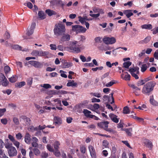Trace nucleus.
<instances>
[{
    "instance_id": "f257e3e1",
    "label": "nucleus",
    "mask_w": 158,
    "mask_h": 158,
    "mask_svg": "<svg viewBox=\"0 0 158 158\" xmlns=\"http://www.w3.org/2000/svg\"><path fill=\"white\" fill-rule=\"evenodd\" d=\"M66 31L65 26L62 23L56 24L53 30L54 35L57 36L65 33Z\"/></svg>"
},
{
    "instance_id": "f03ea898",
    "label": "nucleus",
    "mask_w": 158,
    "mask_h": 158,
    "mask_svg": "<svg viewBox=\"0 0 158 158\" xmlns=\"http://www.w3.org/2000/svg\"><path fill=\"white\" fill-rule=\"evenodd\" d=\"M154 85L153 82L150 81L145 85L142 90V93L145 94H148L153 89Z\"/></svg>"
},
{
    "instance_id": "7ed1b4c3",
    "label": "nucleus",
    "mask_w": 158,
    "mask_h": 158,
    "mask_svg": "<svg viewBox=\"0 0 158 158\" xmlns=\"http://www.w3.org/2000/svg\"><path fill=\"white\" fill-rule=\"evenodd\" d=\"M72 30L75 32L77 33H84L86 31V29L85 27L79 25H75L72 26Z\"/></svg>"
},
{
    "instance_id": "20e7f679",
    "label": "nucleus",
    "mask_w": 158,
    "mask_h": 158,
    "mask_svg": "<svg viewBox=\"0 0 158 158\" xmlns=\"http://www.w3.org/2000/svg\"><path fill=\"white\" fill-rule=\"evenodd\" d=\"M103 41L106 44H112L116 42V40L114 37L105 36L103 39Z\"/></svg>"
},
{
    "instance_id": "39448f33",
    "label": "nucleus",
    "mask_w": 158,
    "mask_h": 158,
    "mask_svg": "<svg viewBox=\"0 0 158 158\" xmlns=\"http://www.w3.org/2000/svg\"><path fill=\"white\" fill-rule=\"evenodd\" d=\"M129 71L131 73V75L136 79H139V77L137 75V74H139V68H131L129 69Z\"/></svg>"
},
{
    "instance_id": "423d86ee",
    "label": "nucleus",
    "mask_w": 158,
    "mask_h": 158,
    "mask_svg": "<svg viewBox=\"0 0 158 158\" xmlns=\"http://www.w3.org/2000/svg\"><path fill=\"white\" fill-rule=\"evenodd\" d=\"M60 37L59 42L60 43L69 41L70 40L71 36L68 33H63Z\"/></svg>"
},
{
    "instance_id": "0eeeda50",
    "label": "nucleus",
    "mask_w": 158,
    "mask_h": 158,
    "mask_svg": "<svg viewBox=\"0 0 158 158\" xmlns=\"http://www.w3.org/2000/svg\"><path fill=\"white\" fill-rule=\"evenodd\" d=\"M0 83L4 86H6L9 84V82L5 76L2 73L0 74Z\"/></svg>"
},
{
    "instance_id": "6e6552de",
    "label": "nucleus",
    "mask_w": 158,
    "mask_h": 158,
    "mask_svg": "<svg viewBox=\"0 0 158 158\" xmlns=\"http://www.w3.org/2000/svg\"><path fill=\"white\" fill-rule=\"evenodd\" d=\"M8 152L9 156L11 157L16 156L17 153L15 148L13 146H12L8 150Z\"/></svg>"
},
{
    "instance_id": "1a4fd4ad",
    "label": "nucleus",
    "mask_w": 158,
    "mask_h": 158,
    "mask_svg": "<svg viewBox=\"0 0 158 158\" xmlns=\"http://www.w3.org/2000/svg\"><path fill=\"white\" fill-rule=\"evenodd\" d=\"M8 138L13 143V144L17 148H19L20 145V143L17 141L13 136L10 134L8 135Z\"/></svg>"
},
{
    "instance_id": "9d476101",
    "label": "nucleus",
    "mask_w": 158,
    "mask_h": 158,
    "mask_svg": "<svg viewBox=\"0 0 158 158\" xmlns=\"http://www.w3.org/2000/svg\"><path fill=\"white\" fill-rule=\"evenodd\" d=\"M88 148L92 158H96V154L94 147L91 145H89L88 146Z\"/></svg>"
},
{
    "instance_id": "9b49d317",
    "label": "nucleus",
    "mask_w": 158,
    "mask_h": 158,
    "mask_svg": "<svg viewBox=\"0 0 158 158\" xmlns=\"http://www.w3.org/2000/svg\"><path fill=\"white\" fill-rule=\"evenodd\" d=\"M109 123L107 121L102 122L98 123V126L99 128H103L105 130L108 127Z\"/></svg>"
},
{
    "instance_id": "f8f14e48",
    "label": "nucleus",
    "mask_w": 158,
    "mask_h": 158,
    "mask_svg": "<svg viewBox=\"0 0 158 158\" xmlns=\"http://www.w3.org/2000/svg\"><path fill=\"white\" fill-rule=\"evenodd\" d=\"M28 63L37 68L41 67V64L38 61L35 60H30L28 61Z\"/></svg>"
},
{
    "instance_id": "ddd939ff",
    "label": "nucleus",
    "mask_w": 158,
    "mask_h": 158,
    "mask_svg": "<svg viewBox=\"0 0 158 158\" xmlns=\"http://www.w3.org/2000/svg\"><path fill=\"white\" fill-rule=\"evenodd\" d=\"M35 23H32L31 26L29 29L27 31V34L30 36L34 32V30L35 27Z\"/></svg>"
},
{
    "instance_id": "4468645a",
    "label": "nucleus",
    "mask_w": 158,
    "mask_h": 158,
    "mask_svg": "<svg viewBox=\"0 0 158 158\" xmlns=\"http://www.w3.org/2000/svg\"><path fill=\"white\" fill-rule=\"evenodd\" d=\"M111 120L114 122L117 123L118 122L119 119L117 117V116L114 114L111 113L109 115Z\"/></svg>"
},
{
    "instance_id": "2eb2a0df",
    "label": "nucleus",
    "mask_w": 158,
    "mask_h": 158,
    "mask_svg": "<svg viewBox=\"0 0 158 158\" xmlns=\"http://www.w3.org/2000/svg\"><path fill=\"white\" fill-rule=\"evenodd\" d=\"M149 101L152 105L154 106H158V102L154 99L153 95L150 96Z\"/></svg>"
},
{
    "instance_id": "dca6fc26",
    "label": "nucleus",
    "mask_w": 158,
    "mask_h": 158,
    "mask_svg": "<svg viewBox=\"0 0 158 158\" xmlns=\"http://www.w3.org/2000/svg\"><path fill=\"white\" fill-rule=\"evenodd\" d=\"M144 143L148 148L150 149H151L152 148L153 146L152 143L149 139H145L144 140Z\"/></svg>"
},
{
    "instance_id": "f3484780",
    "label": "nucleus",
    "mask_w": 158,
    "mask_h": 158,
    "mask_svg": "<svg viewBox=\"0 0 158 158\" xmlns=\"http://www.w3.org/2000/svg\"><path fill=\"white\" fill-rule=\"evenodd\" d=\"M132 11V10H126L123 11V13L126 15L127 18H129L133 15Z\"/></svg>"
},
{
    "instance_id": "a211bd4d",
    "label": "nucleus",
    "mask_w": 158,
    "mask_h": 158,
    "mask_svg": "<svg viewBox=\"0 0 158 158\" xmlns=\"http://www.w3.org/2000/svg\"><path fill=\"white\" fill-rule=\"evenodd\" d=\"M71 52L74 53H78L80 52V48L78 47L71 46L70 47Z\"/></svg>"
},
{
    "instance_id": "6ab92c4d",
    "label": "nucleus",
    "mask_w": 158,
    "mask_h": 158,
    "mask_svg": "<svg viewBox=\"0 0 158 158\" xmlns=\"http://www.w3.org/2000/svg\"><path fill=\"white\" fill-rule=\"evenodd\" d=\"M125 73L126 74H121V78L126 81H130V80L131 76L127 72Z\"/></svg>"
},
{
    "instance_id": "aec40b11",
    "label": "nucleus",
    "mask_w": 158,
    "mask_h": 158,
    "mask_svg": "<svg viewBox=\"0 0 158 158\" xmlns=\"http://www.w3.org/2000/svg\"><path fill=\"white\" fill-rule=\"evenodd\" d=\"M54 123L56 125H60L62 123L61 118L58 117H55L54 118Z\"/></svg>"
},
{
    "instance_id": "412c9836",
    "label": "nucleus",
    "mask_w": 158,
    "mask_h": 158,
    "mask_svg": "<svg viewBox=\"0 0 158 158\" xmlns=\"http://www.w3.org/2000/svg\"><path fill=\"white\" fill-rule=\"evenodd\" d=\"M77 85V83L75 82L73 80H69L67 84V86L69 87H76Z\"/></svg>"
},
{
    "instance_id": "4be33fe9",
    "label": "nucleus",
    "mask_w": 158,
    "mask_h": 158,
    "mask_svg": "<svg viewBox=\"0 0 158 158\" xmlns=\"http://www.w3.org/2000/svg\"><path fill=\"white\" fill-rule=\"evenodd\" d=\"M83 112L85 116L87 118H90L92 117V115L91 114V112L87 109H84Z\"/></svg>"
},
{
    "instance_id": "5701e85b",
    "label": "nucleus",
    "mask_w": 158,
    "mask_h": 158,
    "mask_svg": "<svg viewBox=\"0 0 158 158\" xmlns=\"http://www.w3.org/2000/svg\"><path fill=\"white\" fill-rule=\"evenodd\" d=\"M31 138L29 134L27 133L24 137V140L25 142L27 144H29L30 143Z\"/></svg>"
},
{
    "instance_id": "b1692460",
    "label": "nucleus",
    "mask_w": 158,
    "mask_h": 158,
    "mask_svg": "<svg viewBox=\"0 0 158 158\" xmlns=\"http://www.w3.org/2000/svg\"><path fill=\"white\" fill-rule=\"evenodd\" d=\"M26 84V83L25 81H23L20 82H17L15 84V87L21 88V87L24 86Z\"/></svg>"
},
{
    "instance_id": "393cba45",
    "label": "nucleus",
    "mask_w": 158,
    "mask_h": 158,
    "mask_svg": "<svg viewBox=\"0 0 158 158\" xmlns=\"http://www.w3.org/2000/svg\"><path fill=\"white\" fill-rule=\"evenodd\" d=\"M141 27L143 29L150 30L152 28V25L150 24H144L141 26Z\"/></svg>"
},
{
    "instance_id": "a878e982",
    "label": "nucleus",
    "mask_w": 158,
    "mask_h": 158,
    "mask_svg": "<svg viewBox=\"0 0 158 158\" xmlns=\"http://www.w3.org/2000/svg\"><path fill=\"white\" fill-rule=\"evenodd\" d=\"M73 65V63L70 62H65L62 66V67L64 68H67L71 67Z\"/></svg>"
},
{
    "instance_id": "bb28decb",
    "label": "nucleus",
    "mask_w": 158,
    "mask_h": 158,
    "mask_svg": "<svg viewBox=\"0 0 158 158\" xmlns=\"http://www.w3.org/2000/svg\"><path fill=\"white\" fill-rule=\"evenodd\" d=\"M39 18L40 19H43L45 18V16L44 12L42 11H39L38 13Z\"/></svg>"
},
{
    "instance_id": "cd10ccee",
    "label": "nucleus",
    "mask_w": 158,
    "mask_h": 158,
    "mask_svg": "<svg viewBox=\"0 0 158 158\" xmlns=\"http://www.w3.org/2000/svg\"><path fill=\"white\" fill-rule=\"evenodd\" d=\"M47 94L49 95H52V97L53 95H58L59 94L57 92L56 90H50L47 92Z\"/></svg>"
},
{
    "instance_id": "c85d7f7f",
    "label": "nucleus",
    "mask_w": 158,
    "mask_h": 158,
    "mask_svg": "<svg viewBox=\"0 0 158 158\" xmlns=\"http://www.w3.org/2000/svg\"><path fill=\"white\" fill-rule=\"evenodd\" d=\"M113 93H111L110 94L108 101L109 102H110V103L111 104H112L114 102V98L113 97Z\"/></svg>"
},
{
    "instance_id": "c756f323",
    "label": "nucleus",
    "mask_w": 158,
    "mask_h": 158,
    "mask_svg": "<svg viewBox=\"0 0 158 158\" xmlns=\"http://www.w3.org/2000/svg\"><path fill=\"white\" fill-rule=\"evenodd\" d=\"M18 77L15 76H13L12 77L9 78V81L11 83H14L17 80Z\"/></svg>"
},
{
    "instance_id": "7c9ffc66",
    "label": "nucleus",
    "mask_w": 158,
    "mask_h": 158,
    "mask_svg": "<svg viewBox=\"0 0 158 158\" xmlns=\"http://www.w3.org/2000/svg\"><path fill=\"white\" fill-rule=\"evenodd\" d=\"M125 131L127 135L129 136H131L132 135L131 132L132 131V129L131 128H129L127 129H125L123 130Z\"/></svg>"
},
{
    "instance_id": "2f4dec72",
    "label": "nucleus",
    "mask_w": 158,
    "mask_h": 158,
    "mask_svg": "<svg viewBox=\"0 0 158 158\" xmlns=\"http://www.w3.org/2000/svg\"><path fill=\"white\" fill-rule=\"evenodd\" d=\"M148 68V67L146 64H143L141 67V71L142 72H144Z\"/></svg>"
},
{
    "instance_id": "473e14b6",
    "label": "nucleus",
    "mask_w": 158,
    "mask_h": 158,
    "mask_svg": "<svg viewBox=\"0 0 158 158\" xmlns=\"http://www.w3.org/2000/svg\"><path fill=\"white\" fill-rule=\"evenodd\" d=\"M46 12L49 16H52L53 15H55L56 14V12L54 11L49 9L47 10H46Z\"/></svg>"
},
{
    "instance_id": "72a5a7b5",
    "label": "nucleus",
    "mask_w": 158,
    "mask_h": 158,
    "mask_svg": "<svg viewBox=\"0 0 158 158\" xmlns=\"http://www.w3.org/2000/svg\"><path fill=\"white\" fill-rule=\"evenodd\" d=\"M115 83V81L112 80L111 81L109 82L106 83L105 85L106 87H110L112 86L113 84Z\"/></svg>"
},
{
    "instance_id": "f704fd0d",
    "label": "nucleus",
    "mask_w": 158,
    "mask_h": 158,
    "mask_svg": "<svg viewBox=\"0 0 158 158\" xmlns=\"http://www.w3.org/2000/svg\"><path fill=\"white\" fill-rule=\"evenodd\" d=\"M4 70L5 73L7 74L10 72V69L9 66L7 65L4 67Z\"/></svg>"
},
{
    "instance_id": "c9c22d12",
    "label": "nucleus",
    "mask_w": 158,
    "mask_h": 158,
    "mask_svg": "<svg viewBox=\"0 0 158 158\" xmlns=\"http://www.w3.org/2000/svg\"><path fill=\"white\" fill-rule=\"evenodd\" d=\"M53 101L56 103L55 105L56 106H61V100L58 98L54 99Z\"/></svg>"
},
{
    "instance_id": "e433bc0d",
    "label": "nucleus",
    "mask_w": 158,
    "mask_h": 158,
    "mask_svg": "<svg viewBox=\"0 0 158 158\" xmlns=\"http://www.w3.org/2000/svg\"><path fill=\"white\" fill-rule=\"evenodd\" d=\"M40 86L41 87L44 88L46 89L51 88V86L48 84H41Z\"/></svg>"
},
{
    "instance_id": "4c0bfd02",
    "label": "nucleus",
    "mask_w": 158,
    "mask_h": 158,
    "mask_svg": "<svg viewBox=\"0 0 158 158\" xmlns=\"http://www.w3.org/2000/svg\"><path fill=\"white\" fill-rule=\"evenodd\" d=\"M12 48L13 49L17 50H22L21 49V47L20 46L17 45V44H15L13 45L12 46Z\"/></svg>"
},
{
    "instance_id": "58836bf2",
    "label": "nucleus",
    "mask_w": 158,
    "mask_h": 158,
    "mask_svg": "<svg viewBox=\"0 0 158 158\" xmlns=\"http://www.w3.org/2000/svg\"><path fill=\"white\" fill-rule=\"evenodd\" d=\"M38 129V128H37V127H34L32 126H30L29 128H28V130H29V131L32 132H34L35 131H37Z\"/></svg>"
},
{
    "instance_id": "ea45409f",
    "label": "nucleus",
    "mask_w": 158,
    "mask_h": 158,
    "mask_svg": "<svg viewBox=\"0 0 158 158\" xmlns=\"http://www.w3.org/2000/svg\"><path fill=\"white\" fill-rule=\"evenodd\" d=\"M131 64V63L130 61L125 62L123 63V66L126 68H128Z\"/></svg>"
},
{
    "instance_id": "a19ab883",
    "label": "nucleus",
    "mask_w": 158,
    "mask_h": 158,
    "mask_svg": "<svg viewBox=\"0 0 158 158\" xmlns=\"http://www.w3.org/2000/svg\"><path fill=\"white\" fill-rule=\"evenodd\" d=\"M27 85L29 86H31L33 82V78L31 77H29L27 79Z\"/></svg>"
},
{
    "instance_id": "79ce46f5",
    "label": "nucleus",
    "mask_w": 158,
    "mask_h": 158,
    "mask_svg": "<svg viewBox=\"0 0 158 158\" xmlns=\"http://www.w3.org/2000/svg\"><path fill=\"white\" fill-rule=\"evenodd\" d=\"M23 137V136L20 133H18L16 135V137L17 139L20 140Z\"/></svg>"
},
{
    "instance_id": "37998d69",
    "label": "nucleus",
    "mask_w": 158,
    "mask_h": 158,
    "mask_svg": "<svg viewBox=\"0 0 158 158\" xmlns=\"http://www.w3.org/2000/svg\"><path fill=\"white\" fill-rule=\"evenodd\" d=\"M129 113L130 111L129 108L127 106L124 107L123 110V113L125 114H128Z\"/></svg>"
},
{
    "instance_id": "c03bdc74",
    "label": "nucleus",
    "mask_w": 158,
    "mask_h": 158,
    "mask_svg": "<svg viewBox=\"0 0 158 158\" xmlns=\"http://www.w3.org/2000/svg\"><path fill=\"white\" fill-rule=\"evenodd\" d=\"M60 144L58 142H55L54 144V147L55 150H58L59 148V146Z\"/></svg>"
},
{
    "instance_id": "a18cd8bd",
    "label": "nucleus",
    "mask_w": 158,
    "mask_h": 158,
    "mask_svg": "<svg viewBox=\"0 0 158 158\" xmlns=\"http://www.w3.org/2000/svg\"><path fill=\"white\" fill-rule=\"evenodd\" d=\"M48 156V153L45 152H42L41 154V156L42 158H47Z\"/></svg>"
},
{
    "instance_id": "49530a36",
    "label": "nucleus",
    "mask_w": 158,
    "mask_h": 158,
    "mask_svg": "<svg viewBox=\"0 0 158 158\" xmlns=\"http://www.w3.org/2000/svg\"><path fill=\"white\" fill-rule=\"evenodd\" d=\"M102 38L100 37H97L94 39V41L96 43H100L102 42Z\"/></svg>"
},
{
    "instance_id": "de8ad7c7",
    "label": "nucleus",
    "mask_w": 158,
    "mask_h": 158,
    "mask_svg": "<svg viewBox=\"0 0 158 158\" xmlns=\"http://www.w3.org/2000/svg\"><path fill=\"white\" fill-rule=\"evenodd\" d=\"M33 151L34 154L36 156L39 155L40 153V152L39 150L37 148H34V149H33Z\"/></svg>"
},
{
    "instance_id": "09e8293b",
    "label": "nucleus",
    "mask_w": 158,
    "mask_h": 158,
    "mask_svg": "<svg viewBox=\"0 0 158 158\" xmlns=\"http://www.w3.org/2000/svg\"><path fill=\"white\" fill-rule=\"evenodd\" d=\"M24 121L26 123L27 125H28L30 124L31 120L29 118H24Z\"/></svg>"
},
{
    "instance_id": "8fccbe9b",
    "label": "nucleus",
    "mask_w": 158,
    "mask_h": 158,
    "mask_svg": "<svg viewBox=\"0 0 158 158\" xmlns=\"http://www.w3.org/2000/svg\"><path fill=\"white\" fill-rule=\"evenodd\" d=\"M100 107V105L97 103L94 104L93 105V108H94L95 111L96 112V110L99 108Z\"/></svg>"
},
{
    "instance_id": "3c124183",
    "label": "nucleus",
    "mask_w": 158,
    "mask_h": 158,
    "mask_svg": "<svg viewBox=\"0 0 158 158\" xmlns=\"http://www.w3.org/2000/svg\"><path fill=\"white\" fill-rule=\"evenodd\" d=\"M144 83L145 82H144V80H141L137 82V85L138 86H140V85H143L144 84Z\"/></svg>"
},
{
    "instance_id": "603ef678",
    "label": "nucleus",
    "mask_w": 158,
    "mask_h": 158,
    "mask_svg": "<svg viewBox=\"0 0 158 158\" xmlns=\"http://www.w3.org/2000/svg\"><path fill=\"white\" fill-rule=\"evenodd\" d=\"M92 95L98 98H99L101 97V94L100 93H98V92L93 93Z\"/></svg>"
},
{
    "instance_id": "864d4df0",
    "label": "nucleus",
    "mask_w": 158,
    "mask_h": 158,
    "mask_svg": "<svg viewBox=\"0 0 158 158\" xmlns=\"http://www.w3.org/2000/svg\"><path fill=\"white\" fill-rule=\"evenodd\" d=\"M60 73H61L60 74V76L63 77H64V78H67V75L65 74L64 73V71H63V70H60Z\"/></svg>"
},
{
    "instance_id": "5fc2aeb1",
    "label": "nucleus",
    "mask_w": 158,
    "mask_h": 158,
    "mask_svg": "<svg viewBox=\"0 0 158 158\" xmlns=\"http://www.w3.org/2000/svg\"><path fill=\"white\" fill-rule=\"evenodd\" d=\"M51 49L52 50H56L57 49V47L56 44H51L50 45Z\"/></svg>"
},
{
    "instance_id": "6e6d98bb",
    "label": "nucleus",
    "mask_w": 158,
    "mask_h": 158,
    "mask_svg": "<svg viewBox=\"0 0 158 158\" xmlns=\"http://www.w3.org/2000/svg\"><path fill=\"white\" fill-rule=\"evenodd\" d=\"M6 111V109L5 108L0 109V117L4 114V113Z\"/></svg>"
},
{
    "instance_id": "4d7b16f0",
    "label": "nucleus",
    "mask_w": 158,
    "mask_h": 158,
    "mask_svg": "<svg viewBox=\"0 0 158 158\" xmlns=\"http://www.w3.org/2000/svg\"><path fill=\"white\" fill-rule=\"evenodd\" d=\"M103 145L105 148H107L108 147V142L107 141L104 140L102 142Z\"/></svg>"
},
{
    "instance_id": "13d9d810",
    "label": "nucleus",
    "mask_w": 158,
    "mask_h": 158,
    "mask_svg": "<svg viewBox=\"0 0 158 158\" xmlns=\"http://www.w3.org/2000/svg\"><path fill=\"white\" fill-rule=\"evenodd\" d=\"M91 101L92 102H100V100L99 99L94 98L91 99Z\"/></svg>"
},
{
    "instance_id": "bf43d9fd",
    "label": "nucleus",
    "mask_w": 158,
    "mask_h": 158,
    "mask_svg": "<svg viewBox=\"0 0 158 158\" xmlns=\"http://www.w3.org/2000/svg\"><path fill=\"white\" fill-rule=\"evenodd\" d=\"M13 121L14 123L16 125H18L19 123V122L18 119L16 117L13 118Z\"/></svg>"
},
{
    "instance_id": "052dcab7",
    "label": "nucleus",
    "mask_w": 158,
    "mask_h": 158,
    "mask_svg": "<svg viewBox=\"0 0 158 158\" xmlns=\"http://www.w3.org/2000/svg\"><path fill=\"white\" fill-rule=\"evenodd\" d=\"M79 21L82 24L86 22L85 19L81 17V16L79 17Z\"/></svg>"
},
{
    "instance_id": "680f3d73",
    "label": "nucleus",
    "mask_w": 158,
    "mask_h": 158,
    "mask_svg": "<svg viewBox=\"0 0 158 158\" xmlns=\"http://www.w3.org/2000/svg\"><path fill=\"white\" fill-rule=\"evenodd\" d=\"M31 55L33 56H38V51L35 50L33 51L31 53Z\"/></svg>"
},
{
    "instance_id": "e2e57ef3",
    "label": "nucleus",
    "mask_w": 158,
    "mask_h": 158,
    "mask_svg": "<svg viewBox=\"0 0 158 158\" xmlns=\"http://www.w3.org/2000/svg\"><path fill=\"white\" fill-rule=\"evenodd\" d=\"M135 120L139 122L143 123V119L142 118L138 117H135Z\"/></svg>"
},
{
    "instance_id": "0e129e2a",
    "label": "nucleus",
    "mask_w": 158,
    "mask_h": 158,
    "mask_svg": "<svg viewBox=\"0 0 158 158\" xmlns=\"http://www.w3.org/2000/svg\"><path fill=\"white\" fill-rule=\"evenodd\" d=\"M47 148L49 151L52 152L53 151V149L51 146L49 144H48L47 146Z\"/></svg>"
},
{
    "instance_id": "69168bd1",
    "label": "nucleus",
    "mask_w": 158,
    "mask_h": 158,
    "mask_svg": "<svg viewBox=\"0 0 158 158\" xmlns=\"http://www.w3.org/2000/svg\"><path fill=\"white\" fill-rule=\"evenodd\" d=\"M80 150L81 152L83 153H84L86 152L85 147L84 146H82L80 148Z\"/></svg>"
},
{
    "instance_id": "338daca9",
    "label": "nucleus",
    "mask_w": 158,
    "mask_h": 158,
    "mask_svg": "<svg viewBox=\"0 0 158 158\" xmlns=\"http://www.w3.org/2000/svg\"><path fill=\"white\" fill-rule=\"evenodd\" d=\"M1 122L2 123L5 125L7 123V121L6 118H4L1 119Z\"/></svg>"
},
{
    "instance_id": "774afa93",
    "label": "nucleus",
    "mask_w": 158,
    "mask_h": 158,
    "mask_svg": "<svg viewBox=\"0 0 158 158\" xmlns=\"http://www.w3.org/2000/svg\"><path fill=\"white\" fill-rule=\"evenodd\" d=\"M154 57L156 59L158 60V51H156L154 54Z\"/></svg>"
}]
</instances>
